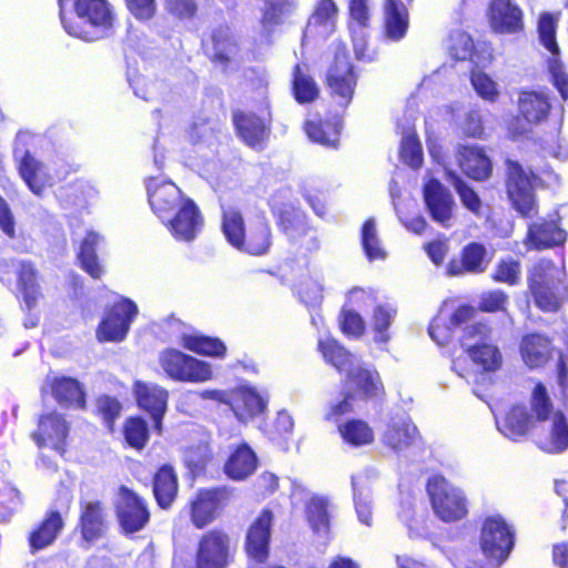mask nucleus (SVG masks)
<instances>
[{"instance_id":"obj_31","label":"nucleus","mask_w":568,"mask_h":568,"mask_svg":"<svg viewBox=\"0 0 568 568\" xmlns=\"http://www.w3.org/2000/svg\"><path fill=\"white\" fill-rule=\"evenodd\" d=\"M64 528V520L58 510H49L43 518L29 532L28 544L32 554H36L54 544Z\"/></svg>"},{"instance_id":"obj_48","label":"nucleus","mask_w":568,"mask_h":568,"mask_svg":"<svg viewBox=\"0 0 568 568\" xmlns=\"http://www.w3.org/2000/svg\"><path fill=\"white\" fill-rule=\"evenodd\" d=\"M182 346L195 354L223 358L226 355V346L219 337L201 334H186L182 337Z\"/></svg>"},{"instance_id":"obj_45","label":"nucleus","mask_w":568,"mask_h":568,"mask_svg":"<svg viewBox=\"0 0 568 568\" xmlns=\"http://www.w3.org/2000/svg\"><path fill=\"white\" fill-rule=\"evenodd\" d=\"M341 438L352 447L371 445L375 439L373 427L364 419L349 418L337 426Z\"/></svg>"},{"instance_id":"obj_55","label":"nucleus","mask_w":568,"mask_h":568,"mask_svg":"<svg viewBox=\"0 0 568 568\" xmlns=\"http://www.w3.org/2000/svg\"><path fill=\"white\" fill-rule=\"evenodd\" d=\"M521 266L518 260L513 257L500 258L490 277L495 283H504L515 286L520 282Z\"/></svg>"},{"instance_id":"obj_20","label":"nucleus","mask_w":568,"mask_h":568,"mask_svg":"<svg viewBox=\"0 0 568 568\" xmlns=\"http://www.w3.org/2000/svg\"><path fill=\"white\" fill-rule=\"evenodd\" d=\"M16 287L23 312L30 313L43 297L42 276L36 263L31 260H17L13 262Z\"/></svg>"},{"instance_id":"obj_64","label":"nucleus","mask_w":568,"mask_h":568,"mask_svg":"<svg viewBox=\"0 0 568 568\" xmlns=\"http://www.w3.org/2000/svg\"><path fill=\"white\" fill-rule=\"evenodd\" d=\"M470 82L477 94L489 102H495L499 95L495 81L483 71H473Z\"/></svg>"},{"instance_id":"obj_19","label":"nucleus","mask_w":568,"mask_h":568,"mask_svg":"<svg viewBox=\"0 0 568 568\" xmlns=\"http://www.w3.org/2000/svg\"><path fill=\"white\" fill-rule=\"evenodd\" d=\"M77 529L82 542L92 545L105 537L109 530L106 507L102 500H81Z\"/></svg>"},{"instance_id":"obj_43","label":"nucleus","mask_w":568,"mask_h":568,"mask_svg":"<svg viewBox=\"0 0 568 568\" xmlns=\"http://www.w3.org/2000/svg\"><path fill=\"white\" fill-rule=\"evenodd\" d=\"M409 27L408 9L404 4L384 3L383 31L390 41L402 40Z\"/></svg>"},{"instance_id":"obj_30","label":"nucleus","mask_w":568,"mask_h":568,"mask_svg":"<svg viewBox=\"0 0 568 568\" xmlns=\"http://www.w3.org/2000/svg\"><path fill=\"white\" fill-rule=\"evenodd\" d=\"M267 399L254 387L239 386L232 388L230 408L239 420L252 419L266 410Z\"/></svg>"},{"instance_id":"obj_10","label":"nucleus","mask_w":568,"mask_h":568,"mask_svg":"<svg viewBox=\"0 0 568 568\" xmlns=\"http://www.w3.org/2000/svg\"><path fill=\"white\" fill-rule=\"evenodd\" d=\"M159 364L174 382L200 384L213 378L211 364L176 348H164L159 354Z\"/></svg>"},{"instance_id":"obj_8","label":"nucleus","mask_w":568,"mask_h":568,"mask_svg":"<svg viewBox=\"0 0 568 568\" xmlns=\"http://www.w3.org/2000/svg\"><path fill=\"white\" fill-rule=\"evenodd\" d=\"M233 497L234 488L225 485L197 489L186 505L193 527L201 530L213 524Z\"/></svg>"},{"instance_id":"obj_56","label":"nucleus","mask_w":568,"mask_h":568,"mask_svg":"<svg viewBox=\"0 0 568 568\" xmlns=\"http://www.w3.org/2000/svg\"><path fill=\"white\" fill-rule=\"evenodd\" d=\"M210 458L207 447L202 444L190 445L183 450V463L193 475L203 473Z\"/></svg>"},{"instance_id":"obj_9","label":"nucleus","mask_w":568,"mask_h":568,"mask_svg":"<svg viewBox=\"0 0 568 568\" xmlns=\"http://www.w3.org/2000/svg\"><path fill=\"white\" fill-rule=\"evenodd\" d=\"M435 515L445 523H454L468 514L467 498L462 489L452 485L444 476L433 475L426 483Z\"/></svg>"},{"instance_id":"obj_41","label":"nucleus","mask_w":568,"mask_h":568,"mask_svg":"<svg viewBox=\"0 0 568 568\" xmlns=\"http://www.w3.org/2000/svg\"><path fill=\"white\" fill-rule=\"evenodd\" d=\"M260 24L266 33L287 22L297 9V0H263Z\"/></svg>"},{"instance_id":"obj_13","label":"nucleus","mask_w":568,"mask_h":568,"mask_svg":"<svg viewBox=\"0 0 568 568\" xmlns=\"http://www.w3.org/2000/svg\"><path fill=\"white\" fill-rule=\"evenodd\" d=\"M201 47L211 64L223 74H229L235 69V58L241 47L229 26L221 24L212 29L202 39Z\"/></svg>"},{"instance_id":"obj_47","label":"nucleus","mask_w":568,"mask_h":568,"mask_svg":"<svg viewBox=\"0 0 568 568\" xmlns=\"http://www.w3.org/2000/svg\"><path fill=\"white\" fill-rule=\"evenodd\" d=\"M122 437L126 447L143 450L150 440L148 422L139 415L126 417L122 425Z\"/></svg>"},{"instance_id":"obj_3","label":"nucleus","mask_w":568,"mask_h":568,"mask_svg":"<svg viewBox=\"0 0 568 568\" xmlns=\"http://www.w3.org/2000/svg\"><path fill=\"white\" fill-rule=\"evenodd\" d=\"M528 292L538 310L557 313L568 302V282L551 260L539 258L528 270Z\"/></svg>"},{"instance_id":"obj_12","label":"nucleus","mask_w":568,"mask_h":568,"mask_svg":"<svg viewBox=\"0 0 568 568\" xmlns=\"http://www.w3.org/2000/svg\"><path fill=\"white\" fill-rule=\"evenodd\" d=\"M232 124L236 136L248 148L263 150L270 139L272 115L268 103L258 113L236 109L232 112Z\"/></svg>"},{"instance_id":"obj_18","label":"nucleus","mask_w":568,"mask_h":568,"mask_svg":"<svg viewBox=\"0 0 568 568\" xmlns=\"http://www.w3.org/2000/svg\"><path fill=\"white\" fill-rule=\"evenodd\" d=\"M162 223L176 241L192 242L200 234L204 220L196 203L187 196Z\"/></svg>"},{"instance_id":"obj_28","label":"nucleus","mask_w":568,"mask_h":568,"mask_svg":"<svg viewBox=\"0 0 568 568\" xmlns=\"http://www.w3.org/2000/svg\"><path fill=\"white\" fill-rule=\"evenodd\" d=\"M460 171L469 179L484 182L493 174V162L483 146L459 144L455 152Z\"/></svg>"},{"instance_id":"obj_57","label":"nucleus","mask_w":568,"mask_h":568,"mask_svg":"<svg viewBox=\"0 0 568 568\" xmlns=\"http://www.w3.org/2000/svg\"><path fill=\"white\" fill-rule=\"evenodd\" d=\"M400 156L412 168H419L423 163V149L415 132L406 134L400 143Z\"/></svg>"},{"instance_id":"obj_17","label":"nucleus","mask_w":568,"mask_h":568,"mask_svg":"<svg viewBox=\"0 0 568 568\" xmlns=\"http://www.w3.org/2000/svg\"><path fill=\"white\" fill-rule=\"evenodd\" d=\"M149 205L156 217L164 222L187 197L171 180L149 176L144 181Z\"/></svg>"},{"instance_id":"obj_58","label":"nucleus","mask_w":568,"mask_h":568,"mask_svg":"<svg viewBox=\"0 0 568 568\" xmlns=\"http://www.w3.org/2000/svg\"><path fill=\"white\" fill-rule=\"evenodd\" d=\"M393 313L383 305L375 307L372 324L375 333L374 341L378 344H385L389 341L388 328L390 327Z\"/></svg>"},{"instance_id":"obj_36","label":"nucleus","mask_w":568,"mask_h":568,"mask_svg":"<svg viewBox=\"0 0 568 568\" xmlns=\"http://www.w3.org/2000/svg\"><path fill=\"white\" fill-rule=\"evenodd\" d=\"M272 214L280 232L292 240H297L298 236L306 235L311 231L305 212L293 204H283L272 210Z\"/></svg>"},{"instance_id":"obj_29","label":"nucleus","mask_w":568,"mask_h":568,"mask_svg":"<svg viewBox=\"0 0 568 568\" xmlns=\"http://www.w3.org/2000/svg\"><path fill=\"white\" fill-rule=\"evenodd\" d=\"M342 128L343 120L336 114L326 118L317 114L303 123V131L312 142L334 149L339 144Z\"/></svg>"},{"instance_id":"obj_35","label":"nucleus","mask_w":568,"mask_h":568,"mask_svg":"<svg viewBox=\"0 0 568 568\" xmlns=\"http://www.w3.org/2000/svg\"><path fill=\"white\" fill-rule=\"evenodd\" d=\"M497 426L506 437L513 440H518L528 433L538 430L535 419L523 405L510 407L500 419H497Z\"/></svg>"},{"instance_id":"obj_26","label":"nucleus","mask_w":568,"mask_h":568,"mask_svg":"<svg viewBox=\"0 0 568 568\" xmlns=\"http://www.w3.org/2000/svg\"><path fill=\"white\" fill-rule=\"evenodd\" d=\"M488 264L486 246L480 242H469L463 246L457 256L448 261L446 273L450 276L481 274L487 270Z\"/></svg>"},{"instance_id":"obj_7","label":"nucleus","mask_w":568,"mask_h":568,"mask_svg":"<svg viewBox=\"0 0 568 568\" xmlns=\"http://www.w3.org/2000/svg\"><path fill=\"white\" fill-rule=\"evenodd\" d=\"M235 551L236 544L225 528H210L197 539L193 568H227Z\"/></svg>"},{"instance_id":"obj_2","label":"nucleus","mask_w":568,"mask_h":568,"mask_svg":"<svg viewBox=\"0 0 568 568\" xmlns=\"http://www.w3.org/2000/svg\"><path fill=\"white\" fill-rule=\"evenodd\" d=\"M220 229L231 247L250 256L267 254L273 243L268 221L257 219L247 223L243 211L236 205L221 206Z\"/></svg>"},{"instance_id":"obj_40","label":"nucleus","mask_w":568,"mask_h":568,"mask_svg":"<svg viewBox=\"0 0 568 568\" xmlns=\"http://www.w3.org/2000/svg\"><path fill=\"white\" fill-rule=\"evenodd\" d=\"M77 16L95 28L110 29L113 14L106 0H74Z\"/></svg>"},{"instance_id":"obj_59","label":"nucleus","mask_w":568,"mask_h":568,"mask_svg":"<svg viewBox=\"0 0 568 568\" xmlns=\"http://www.w3.org/2000/svg\"><path fill=\"white\" fill-rule=\"evenodd\" d=\"M459 129L464 139L483 140L486 135L484 120L478 110L467 112Z\"/></svg>"},{"instance_id":"obj_15","label":"nucleus","mask_w":568,"mask_h":568,"mask_svg":"<svg viewBox=\"0 0 568 568\" xmlns=\"http://www.w3.org/2000/svg\"><path fill=\"white\" fill-rule=\"evenodd\" d=\"M515 546V531L500 516L484 520L480 531V548L485 556L501 565Z\"/></svg>"},{"instance_id":"obj_52","label":"nucleus","mask_w":568,"mask_h":568,"mask_svg":"<svg viewBox=\"0 0 568 568\" xmlns=\"http://www.w3.org/2000/svg\"><path fill=\"white\" fill-rule=\"evenodd\" d=\"M122 410L123 405L115 396L102 394L94 400L93 414L101 419L102 424L110 433L115 430V424Z\"/></svg>"},{"instance_id":"obj_51","label":"nucleus","mask_w":568,"mask_h":568,"mask_svg":"<svg viewBox=\"0 0 568 568\" xmlns=\"http://www.w3.org/2000/svg\"><path fill=\"white\" fill-rule=\"evenodd\" d=\"M559 14L541 12L537 22V33L540 44L551 54L560 55V48L556 40Z\"/></svg>"},{"instance_id":"obj_34","label":"nucleus","mask_w":568,"mask_h":568,"mask_svg":"<svg viewBox=\"0 0 568 568\" xmlns=\"http://www.w3.org/2000/svg\"><path fill=\"white\" fill-rule=\"evenodd\" d=\"M290 89L293 99L301 105L312 104L321 97V88L306 63L293 65Z\"/></svg>"},{"instance_id":"obj_38","label":"nucleus","mask_w":568,"mask_h":568,"mask_svg":"<svg viewBox=\"0 0 568 568\" xmlns=\"http://www.w3.org/2000/svg\"><path fill=\"white\" fill-rule=\"evenodd\" d=\"M345 384L353 385V393L365 399L381 397L385 392L379 373L375 368L352 367L346 373Z\"/></svg>"},{"instance_id":"obj_39","label":"nucleus","mask_w":568,"mask_h":568,"mask_svg":"<svg viewBox=\"0 0 568 568\" xmlns=\"http://www.w3.org/2000/svg\"><path fill=\"white\" fill-rule=\"evenodd\" d=\"M256 467V454L246 443H242L230 454L223 470L233 480H244L254 473Z\"/></svg>"},{"instance_id":"obj_42","label":"nucleus","mask_w":568,"mask_h":568,"mask_svg":"<svg viewBox=\"0 0 568 568\" xmlns=\"http://www.w3.org/2000/svg\"><path fill=\"white\" fill-rule=\"evenodd\" d=\"M465 352L483 373H495L503 366V354L496 344L475 342L467 345Z\"/></svg>"},{"instance_id":"obj_21","label":"nucleus","mask_w":568,"mask_h":568,"mask_svg":"<svg viewBox=\"0 0 568 568\" xmlns=\"http://www.w3.org/2000/svg\"><path fill=\"white\" fill-rule=\"evenodd\" d=\"M69 433L70 425L64 416L53 410L39 416L37 429L31 434V438L39 448L50 446L63 455L67 452Z\"/></svg>"},{"instance_id":"obj_25","label":"nucleus","mask_w":568,"mask_h":568,"mask_svg":"<svg viewBox=\"0 0 568 568\" xmlns=\"http://www.w3.org/2000/svg\"><path fill=\"white\" fill-rule=\"evenodd\" d=\"M487 19L496 33L511 34L524 30V12L514 0H490Z\"/></svg>"},{"instance_id":"obj_46","label":"nucleus","mask_w":568,"mask_h":568,"mask_svg":"<svg viewBox=\"0 0 568 568\" xmlns=\"http://www.w3.org/2000/svg\"><path fill=\"white\" fill-rule=\"evenodd\" d=\"M317 349L325 362L339 373H347L354 366V355L335 338L327 337L318 341Z\"/></svg>"},{"instance_id":"obj_16","label":"nucleus","mask_w":568,"mask_h":568,"mask_svg":"<svg viewBox=\"0 0 568 568\" xmlns=\"http://www.w3.org/2000/svg\"><path fill=\"white\" fill-rule=\"evenodd\" d=\"M274 518L273 510L264 507L247 526L243 549L255 564H265L270 558Z\"/></svg>"},{"instance_id":"obj_27","label":"nucleus","mask_w":568,"mask_h":568,"mask_svg":"<svg viewBox=\"0 0 568 568\" xmlns=\"http://www.w3.org/2000/svg\"><path fill=\"white\" fill-rule=\"evenodd\" d=\"M52 398L62 408L87 409L88 396L83 384L71 376H53L47 381Z\"/></svg>"},{"instance_id":"obj_44","label":"nucleus","mask_w":568,"mask_h":568,"mask_svg":"<svg viewBox=\"0 0 568 568\" xmlns=\"http://www.w3.org/2000/svg\"><path fill=\"white\" fill-rule=\"evenodd\" d=\"M418 430L408 422L389 423L382 436L383 444L392 450L399 453L412 446Z\"/></svg>"},{"instance_id":"obj_63","label":"nucleus","mask_w":568,"mask_h":568,"mask_svg":"<svg viewBox=\"0 0 568 568\" xmlns=\"http://www.w3.org/2000/svg\"><path fill=\"white\" fill-rule=\"evenodd\" d=\"M355 393L345 390L342 393V398L337 402L331 403L326 409L324 419L327 422L337 423L343 416L354 412Z\"/></svg>"},{"instance_id":"obj_37","label":"nucleus","mask_w":568,"mask_h":568,"mask_svg":"<svg viewBox=\"0 0 568 568\" xmlns=\"http://www.w3.org/2000/svg\"><path fill=\"white\" fill-rule=\"evenodd\" d=\"M100 235L94 231H88L79 244L75 257L79 266L92 280H100L105 268L103 263L98 256V246L100 243Z\"/></svg>"},{"instance_id":"obj_54","label":"nucleus","mask_w":568,"mask_h":568,"mask_svg":"<svg viewBox=\"0 0 568 568\" xmlns=\"http://www.w3.org/2000/svg\"><path fill=\"white\" fill-rule=\"evenodd\" d=\"M475 52L473 38L464 31H454L448 37V53L455 61L471 60Z\"/></svg>"},{"instance_id":"obj_4","label":"nucleus","mask_w":568,"mask_h":568,"mask_svg":"<svg viewBox=\"0 0 568 568\" xmlns=\"http://www.w3.org/2000/svg\"><path fill=\"white\" fill-rule=\"evenodd\" d=\"M529 414L535 424L549 422V433L544 442H540L542 450L549 454H561L568 449V422L565 413L557 408L541 382L535 384L529 398Z\"/></svg>"},{"instance_id":"obj_60","label":"nucleus","mask_w":568,"mask_h":568,"mask_svg":"<svg viewBox=\"0 0 568 568\" xmlns=\"http://www.w3.org/2000/svg\"><path fill=\"white\" fill-rule=\"evenodd\" d=\"M509 296L501 290H491L480 295L478 310L483 313L506 312Z\"/></svg>"},{"instance_id":"obj_32","label":"nucleus","mask_w":568,"mask_h":568,"mask_svg":"<svg viewBox=\"0 0 568 568\" xmlns=\"http://www.w3.org/2000/svg\"><path fill=\"white\" fill-rule=\"evenodd\" d=\"M566 240V233L552 220H539L528 225L525 244L528 248L541 251L560 245Z\"/></svg>"},{"instance_id":"obj_61","label":"nucleus","mask_w":568,"mask_h":568,"mask_svg":"<svg viewBox=\"0 0 568 568\" xmlns=\"http://www.w3.org/2000/svg\"><path fill=\"white\" fill-rule=\"evenodd\" d=\"M453 185L463 203L470 212L478 214L481 207V201L473 187L465 183L458 175L450 172Z\"/></svg>"},{"instance_id":"obj_24","label":"nucleus","mask_w":568,"mask_h":568,"mask_svg":"<svg viewBox=\"0 0 568 568\" xmlns=\"http://www.w3.org/2000/svg\"><path fill=\"white\" fill-rule=\"evenodd\" d=\"M557 351L551 337L539 332L524 334L518 344L519 356L529 369L545 367Z\"/></svg>"},{"instance_id":"obj_62","label":"nucleus","mask_w":568,"mask_h":568,"mask_svg":"<svg viewBox=\"0 0 568 568\" xmlns=\"http://www.w3.org/2000/svg\"><path fill=\"white\" fill-rule=\"evenodd\" d=\"M296 292L304 304H316L323 297L322 281L317 277H303L296 284Z\"/></svg>"},{"instance_id":"obj_23","label":"nucleus","mask_w":568,"mask_h":568,"mask_svg":"<svg viewBox=\"0 0 568 568\" xmlns=\"http://www.w3.org/2000/svg\"><path fill=\"white\" fill-rule=\"evenodd\" d=\"M133 390L138 406L150 415L154 430L161 434L163 417L168 408L169 392L156 384L141 381L134 383Z\"/></svg>"},{"instance_id":"obj_53","label":"nucleus","mask_w":568,"mask_h":568,"mask_svg":"<svg viewBox=\"0 0 568 568\" xmlns=\"http://www.w3.org/2000/svg\"><path fill=\"white\" fill-rule=\"evenodd\" d=\"M361 244L368 261L384 260L387 255L377 235L374 219L364 221L361 227Z\"/></svg>"},{"instance_id":"obj_11","label":"nucleus","mask_w":568,"mask_h":568,"mask_svg":"<svg viewBox=\"0 0 568 568\" xmlns=\"http://www.w3.org/2000/svg\"><path fill=\"white\" fill-rule=\"evenodd\" d=\"M518 115L507 124V134L511 140L524 138L531 132V125L545 122L551 110L549 97L537 91H523L519 94Z\"/></svg>"},{"instance_id":"obj_33","label":"nucleus","mask_w":568,"mask_h":568,"mask_svg":"<svg viewBox=\"0 0 568 568\" xmlns=\"http://www.w3.org/2000/svg\"><path fill=\"white\" fill-rule=\"evenodd\" d=\"M152 493L159 508L168 510L178 498L179 478L174 468L161 465L152 476Z\"/></svg>"},{"instance_id":"obj_6","label":"nucleus","mask_w":568,"mask_h":568,"mask_svg":"<svg viewBox=\"0 0 568 568\" xmlns=\"http://www.w3.org/2000/svg\"><path fill=\"white\" fill-rule=\"evenodd\" d=\"M324 84L337 106L345 110L352 104L358 84V73L345 49L335 51L325 72Z\"/></svg>"},{"instance_id":"obj_1","label":"nucleus","mask_w":568,"mask_h":568,"mask_svg":"<svg viewBox=\"0 0 568 568\" xmlns=\"http://www.w3.org/2000/svg\"><path fill=\"white\" fill-rule=\"evenodd\" d=\"M551 172L550 166L534 170L525 168L519 160L507 156L504 160L503 186L510 209L524 219L537 216V191L547 187L542 174Z\"/></svg>"},{"instance_id":"obj_49","label":"nucleus","mask_w":568,"mask_h":568,"mask_svg":"<svg viewBox=\"0 0 568 568\" xmlns=\"http://www.w3.org/2000/svg\"><path fill=\"white\" fill-rule=\"evenodd\" d=\"M19 173L28 187L37 195H40L47 186V174L43 165L29 152H26L19 163Z\"/></svg>"},{"instance_id":"obj_50","label":"nucleus","mask_w":568,"mask_h":568,"mask_svg":"<svg viewBox=\"0 0 568 568\" xmlns=\"http://www.w3.org/2000/svg\"><path fill=\"white\" fill-rule=\"evenodd\" d=\"M305 516L314 532L329 531V503L324 497L314 496L305 505Z\"/></svg>"},{"instance_id":"obj_5","label":"nucleus","mask_w":568,"mask_h":568,"mask_svg":"<svg viewBox=\"0 0 568 568\" xmlns=\"http://www.w3.org/2000/svg\"><path fill=\"white\" fill-rule=\"evenodd\" d=\"M113 511L123 536H133L144 530L152 518L149 500L126 485L116 488Z\"/></svg>"},{"instance_id":"obj_14","label":"nucleus","mask_w":568,"mask_h":568,"mask_svg":"<svg viewBox=\"0 0 568 568\" xmlns=\"http://www.w3.org/2000/svg\"><path fill=\"white\" fill-rule=\"evenodd\" d=\"M138 315V307L128 297H121L106 306L104 315L95 329L97 339L100 343L122 342Z\"/></svg>"},{"instance_id":"obj_22","label":"nucleus","mask_w":568,"mask_h":568,"mask_svg":"<svg viewBox=\"0 0 568 568\" xmlns=\"http://www.w3.org/2000/svg\"><path fill=\"white\" fill-rule=\"evenodd\" d=\"M423 199L432 220L448 227L455 209V201L449 190L439 180L429 179L423 186Z\"/></svg>"}]
</instances>
